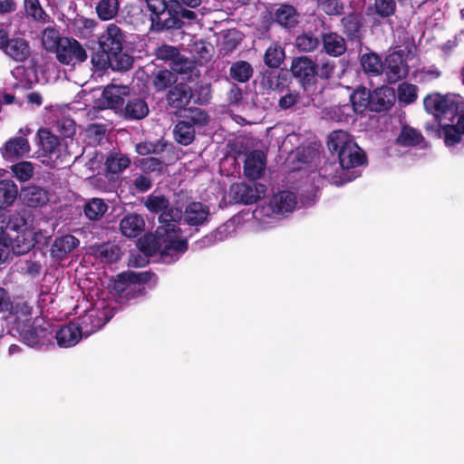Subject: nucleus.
<instances>
[{
  "label": "nucleus",
  "instance_id": "obj_48",
  "mask_svg": "<svg viewBox=\"0 0 464 464\" xmlns=\"http://www.w3.org/2000/svg\"><path fill=\"white\" fill-rule=\"evenodd\" d=\"M96 255L101 257L103 262L111 263L119 257V248L116 246L104 244L98 246Z\"/></svg>",
  "mask_w": 464,
  "mask_h": 464
},
{
  "label": "nucleus",
  "instance_id": "obj_51",
  "mask_svg": "<svg viewBox=\"0 0 464 464\" xmlns=\"http://www.w3.org/2000/svg\"><path fill=\"white\" fill-rule=\"evenodd\" d=\"M111 69L117 71L128 70L132 64L131 56L121 53H112Z\"/></svg>",
  "mask_w": 464,
  "mask_h": 464
},
{
  "label": "nucleus",
  "instance_id": "obj_43",
  "mask_svg": "<svg viewBox=\"0 0 464 464\" xmlns=\"http://www.w3.org/2000/svg\"><path fill=\"white\" fill-rule=\"evenodd\" d=\"M111 53L105 51L104 49L94 53L91 59L92 66L98 71H102L109 67L111 68Z\"/></svg>",
  "mask_w": 464,
  "mask_h": 464
},
{
  "label": "nucleus",
  "instance_id": "obj_39",
  "mask_svg": "<svg viewBox=\"0 0 464 464\" xmlns=\"http://www.w3.org/2000/svg\"><path fill=\"white\" fill-rule=\"evenodd\" d=\"M285 53L283 49L277 45L273 44L269 46L265 53V63L271 68H277L283 62Z\"/></svg>",
  "mask_w": 464,
  "mask_h": 464
},
{
  "label": "nucleus",
  "instance_id": "obj_29",
  "mask_svg": "<svg viewBox=\"0 0 464 464\" xmlns=\"http://www.w3.org/2000/svg\"><path fill=\"white\" fill-rule=\"evenodd\" d=\"M79 245V240L72 235H65L56 238L53 245V253L57 257H63Z\"/></svg>",
  "mask_w": 464,
  "mask_h": 464
},
{
  "label": "nucleus",
  "instance_id": "obj_47",
  "mask_svg": "<svg viewBox=\"0 0 464 464\" xmlns=\"http://www.w3.org/2000/svg\"><path fill=\"white\" fill-rule=\"evenodd\" d=\"M178 81V78L174 79V75L170 71L161 70L155 74L153 85L158 91H161L169 87L171 82Z\"/></svg>",
  "mask_w": 464,
  "mask_h": 464
},
{
  "label": "nucleus",
  "instance_id": "obj_23",
  "mask_svg": "<svg viewBox=\"0 0 464 464\" xmlns=\"http://www.w3.org/2000/svg\"><path fill=\"white\" fill-rule=\"evenodd\" d=\"M130 164V159L121 153H111L105 161L107 177L111 179L119 175Z\"/></svg>",
  "mask_w": 464,
  "mask_h": 464
},
{
  "label": "nucleus",
  "instance_id": "obj_38",
  "mask_svg": "<svg viewBox=\"0 0 464 464\" xmlns=\"http://www.w3.org/2000/svg\"><path fill=\"white\" fill-rule=\"evenodd\" d=\"M126 115L136 120L147 116L149 108L147 103L140 99H134L129 102L125 108Z\"/></svg>",
  "mask_w": 464,
  "mask_h": 464
},
{
  "label": "nucleus",
  "instance_id": "obj_8",
  "mask_svg": "<svg viewBox=\"0 0 464 464\" xmlns=\"http://www.w3.org/2000/svg\"><path fill=\"white\" fill-rule=\"evenodd\" d=\"M55 53L57 60L64 65L75 66L87 59L85 49L73 38L63 37Z\"/></svg>",
  "mask_w": 464,
  "mask_h": 464
},
{
  "label": "nucleus",
  "instance_id": "obj_41",
  "mask_svg": "<svg viewBox=\"0 0 464 464\" xmlns=\"http://www.w3.org/2000/svg\"><path fill=\"white\" fill-rule=\"evenodd\" d=\"M14 176L21 182L29 180L34 175V166L29 161H22L11 167Z\"/></svg>",
  "mask_w": 464,
  "mask_h": 464
},
{
  "label": "nucleus",
  "instance_id": "obj_58",
  "mask_svg": "<svg viewBox=\"0 0 464 464\" xmlns=\"http://www.w3.org/2000/svg\"><path fill=\"white\" fill-rule=\"evenodd\" d=\"M161 150L160 144H154L151 142H140L136 145V150L140 155H148L150 153H156Z\"/></svg>",
  "mask_w": 464,
  "mask_h": 464
},
{
  "label": "nucleus",
  "instance_id": "obj_27",
  "mask_svg": "<svg viewBox=\"0 0 464 464\" xmlns=\"http://www.w3.org/2000/svg\"><path fill=\"white\" fill-rule=\"evenodd\" d=\"M5 53L16 62H24L30 56L31 50L25 40L17 38L10 40Z\"/></svg>",
  "mask_w": 464,
  "mask_h": 464
},
{
  "label": "nucleus",
  "instance_id": "obj_32",
  "mask_svg": "<svg viewBox=\"0 0 464 464\" xmlns=\"http://www.w3.org/2000/svg\"><path fill=\"white\" fill-rule=\"evenodd\" d=\"M119 8V0H100L95 10L101 20L109 21L117 15Z\"/></svg>",
  "mask_w": 464,
  "mask_h": 464
},
{
  "label": "nucleus",
  "instance_id": "obj_20",
  "mask_svg": "<svg viewBox=\"0 0 464 464\" xmlns=\"http://www.w3.org/2000/svg\"><path fill=\"white\" fill-rule=\"evenodd\" d=\"M30 151V144L24 137H14L6 141L3 155L6 160L24 157Z\"/></svg>",
  "mask_w": 464,
  "mask_h": 464
},
{
  "label": "nucleus",
  "instance_id": "obj_60",
  "mask_svg": "<svg viewBox=\"0 0 464 464\" xmlns=\"http://www.w3.org/2000/svg\"><path fill=\"white\" fill-rule=\"evenodd\" d=\"M334 70V63L326 62L317 68V73L322 78H329Z\"/></svg>",
  "mask_w": 464,
  "mask_h": 464
},
{
  "label": "nucleus",
  "instance_id": "obj_1",
  "mask_svg": "<svg viewBox=\"0 0 464 464\" xmlns=\"http://www.w3.org/2000/svg\"><path fill=\"white\" fill-rule=\"evenodd\" d=\"M144 205L152 213H160V222L163 225L158 227L156 235H146L138 242L139 248L147 256L160 255L165 263L177 260L188 249L185 236L176 222L181 220L182 211L169 207V200L161 195H150Z\"/></svg>",
  "mask_w": 464,
  "mask_h": 464
},
{
  "label": "nucleus",
  "instance_id": "obj_52",
  "mask_svg": "<svg viewBox=\"0 0 464 464\" xmlns=\"http://www.w3.org/2000/svg\"><path fill=\"white\" fill-rule=\"evenodd\" d=\"M374 7L378 14L387 17L394 13L396 5L394 0H375Z\"/></svg>",
  "mask_w": 464,
  "mask_h": 464
},
{
  "label": "nucleus",
  "instance_id": "obj_22",
  "mask_svg": "<svg viewBox=\"0 0 464 464\" xmlns=\"http://www.w3.org/2000/svg\"><path fill=\"white\" fill-rule=\"evenodd\" d=\"M150 21V30L154 32L180 28L182 25L181 20L176 14L167 10L164 14L151 16Z\"/></svg>",
  "mask_w": 464,
  "mask_h": 464
},
{
  "label": "nucleus",
  "instance_id": "obj_24",
  "mask_svg": "<svg viewBox=\"0 0 464 464\" xmlns=\"http://www.w3.org/2000/svg\"><path fill=\"white\" fill-rule=\"evenodd\" d=\"M291 72L295 77L309 82L314 76L315 69L312 60L307 57H299L293 61Z\"/></svg>",
  "mask_w": 464,
  "mask_h": 464
},
{
  "label": "nucleus",
  "instance_id": "obj_55",
  "mask_svg": "<svg viewBox=\"0 0 464 464\" xmlns=\"http://www.w3.org/2000/svg\"><path fill=\"white\" fill-rule=\"evenodd\" d=\"M148 9L150 10V17L164 14L167 9L165 0H145Z\"/></svg>",
  "mask_w": 464,
  "mask_h": 464
},
{
  "label": "nucleus",
  "instance_id": "obj_28",
  "mask_svg": "<svg viewBox=\"0 0 464 464\" xmlns=\"http://www.w3.org/2000/svg\"><path fill=\"white\" fill-rule=\"evenodd\" d=\"M18 195L15 183L11 180H0V209L6 208L14 204Z\"/></svg>",
  "mask_w": 464,
  "mask_h": 464
},
{
  "label": "nucleus",
  "instance_id": "obj_57",
  "mask_svg": "<svg viewBox=\"0 0 464 464\" xmlns=\"http://www.w3.org/2000/svg\"><path fill=\"white\" fill-rule=\"evenodd\" d=\"M134 187L140 192L149 190L152 186V180L148 175H139L134 179Z\"/></svg>",
  "mask_w": 464,
  "mask_h": 464
},
{
  "label": "nucleus",
  "instance_id": "obj_54",
  "mask_svg": "<svg viewBox=\"0 0 464 464\" xmlns=\"http://www.w3.org/2000/svg\"><path fill=\"white\" fill-rule=\"evenodd\" d=\"M188 112H189V115H188L187 117L190 119L192 126L193 125L203 126L208 123V116L204 111H202L198 108H195V109L189 110Z\"/></svg>",
  "mask_w": 464,
  "mask_h": 464
},
{
  "label": "nucleus",
  "instance_id": "obj_53",
  "mask_svg": "<svg viewBox=\"0 0 464 464\" xmlns=\"http://www.w3.org/2000/svg\"><path fill=\"white\" fill-rule=\"evenodd\" d=\"M11 252L10 238L6 231L0 228V265L9 257Z\"/></svg>",
  "mask_w": 464,
  "mask_h": 464
},
{
  "label": "nucleus",
  "instance_id": "obj_56",
  "mask_svg": "<svg viewBox=\"0 0 464 464\" xmlns=\"http://www.w3.org/2000/svg\"><path fill=\"white\" fill-rule=\"evenodd\" d=\"M321 7L329 15L338 14L343 9L339 0H323Z\"/></svg>",
  "mask_w": 464,
  "mask_h": 464
},
{
  "label": "nucleus",
  "instance_id": "obj_35",
  "mask_svg": "<svg viewBox=\"0 0 464 464\" xmlns=\"http://www.w3.org/2000/svg\"><path fill=\"white\" fill-rule=\"evenodd\" d=\"M351 102L356 112H362L367 106L371 107V92L362 87L354 91L351 95Z\"/></svg>",
  "mask_w": 464,
  "mask_h": 464
},
{
  "label": "nucleus",
  "instance_id": "obj_2",
  "mask_svg": "<svg viewBox=\"0 0 464 464\" xmlns=\"http://www.w3.org/2000/svg\"><path fill=\"white\" fill-rule=\"evenodd\" d=\"M0 228L6 231L11 250L14 254H25L34 247L36 232L25 212H15L12 215L0 212Z\"/></svg>",
  "mask_w": 464,
  "mask_h": 464
},
{
  "label": "nucleus",
  "instance_id": "obj_25",
  "mask_svg": "<svg viewBox=\"0 0 464 464\" xmlns=\"http://www.w3.org/2000/svg\"><path fill=\"white\" fill-rule=\"evenodd\" d=\"M323 45L326 53L334 57L342 55L346 51L344 39L335 33L325 34L323 36Z\"/></svg>",
  "mask_w": 464,
  "mask_h": 464
},
{
  "label": "nucleus",
  "instance_id": "obj_13",
  "mask_svg": "<svg viewBox=\"0 0 464 464\" xmlns=\"http://www.w3.org/2000/svg\"><path fill=\"white\" fill-rule=\"evenodd\" d=\"M123 41L124 37L121 30L114 24H109L99 38L101 48L111 54L122 51Z\"/></svg>",
  "mask_w": 464,
  "mask_h": 464
},
{
  "label": "nucleus",
  "instance_id": "obj_12",
  "mask_svg": "<svg viewBox=\"0 0 464 464\" xmlns=\"http://www.w3.org/2000/svg\"><path fill=\"white\" fill-rule=\"evenodd\" d=\"M41 321L40 319L34 320L17 334L26 345L38 347L48 344L51 342L52 333L47 327L41 324Z\"/></svg>",
  "mask_w": 464,
  "mask_h": 464
},
{
  "label": "nucleus",
  "instance_id": "obj_46",
  "mask_svg": "<svg viewBox=\"0 0 464 464\" xmlns=\"http://www.w3.org/2000/svg\"><path fill=\"white\" fill-rule=\"evenodd\" d=\"M318 45L319 40L310 34H303L295 39V46L303 52H312Z\"/></svg>",
  "mask_w": 464,
  "mask_h": 464
},
{
  "label": "nucleus",
  "instance_id": "obj_19",
  "mask_svg": "<svg viewBox=\"0 0 464 464\" xmlns=\"http://www.w3.org/2000/svg\"><path fill=\"white\" fill-rule=\"evenodd\" d=\"M395 101L394 90L388 86H382L371 92V110L382 111L390 108Z\"/></svg>",
  "mask_w": 464,
  "mask_h": 464
},
{
  "label": "nucleus",
  "instance_id": "obj_9",
  "mask_svg": "<svg viewBox=\"0 0 464 464\" xmlns=\"http://www.w3.org/2000/svg\"><path fill=\"white\" fill-rule=\"evenodd\" d=\"M266 187L262 183H235L230 186L229 197L235 203L253 204L266 195Z\"/></svg>",
  "mask_w": 464,
  "mask_h": 464
},
{
  "label": "nucleus",
  "instance_id": "obj_4",
  "mask_svg": "<svg viewBox=\"0 0 464 464\" xmlns=\"http://www.w3.org/2000/svg\"><path fill=\"white\" fill-rule=\"evenodd\" d=\"M328 147L332 153L337 155L343 170L354 169L364 163L365 157L362 150L344 130L333 131L329 136Z\"/></svg>",
  "mask_w": 464,
  "mask_h": 464
},
{
  "label": "nucleus",
  "instance_id": "obj_5",
  "mask_svg": "<svg viewBox=\"0 0 464 464\" xmlns=\"http://www.w3.org/2000/svg\"><path fill=\"white\" fill-rule=\"evenodd\" d=\"M423 105L428 113L439 121H453L457 115L464 111V98L459 94L441 95L431 93L424 98Z\"/></svg>",
  "mask_w": 464,
  "mask_h": 464
},
{
  "label": "nucleus",
  "instance_id": "obj_10",
  "mask_svg": "<svg viewBox=\"0 0 464 464\" xmlns=\"http://www.w3.org/2000/svg\"><path fill=\"white\" fill-rule=\"evenodd\" d=\"M414 50L415 47L411 45L405 59L403 58V50L392 52L386 57L382 71L385 72L389 82H396L408 74V67L405 60L413 56Z\"/></svg>",
  "mask_w": 464,
  "mask_h": 464
},
{
  "label": "nucleus",
  "instance_id": "obj_11",
  "mask_svg": "<svg viewBox=\"0 0 464 464\" xmlns=\"http://www.w3.org/2000/svg\"><path fill=\"white\" fill-rule=\"evenodd\" d=\"M7 314L4 316L13 334H18L31 324V308L22 301L10 302Z\"/></svg>",
  "mask_w": 464,
  "mask_h": 464
},
{
  "label": "nucleus",
  "instance_id": "obj_7",
  "mask_svg": "<svg viewBox=\"0 0 464 464\" xmlns=\"http://www.w3.org/2000/svg\"><path fill=\"white\" fill-rule=\"evenodd\" d=\"M156 55L160 60L169 61L170 69L182 79H190L198 74L193 62L181 55L174 46L162 45L157 49Z\"/></svg>",
  "mask_w": 464,
  "mask_h": 464
},
{
  "label": "nucleus",
  "instance_id": "obj_62",
  "mask_svg": "<svg viewBox=\"0 0 464 464\" xmlns=\"http://www.w3.org/2000/svg\"><path fill=\"white\" fill-rule=\"evenodd\" d=\"M147 263V258L140 255H131L129 259V266L135 267L144 266Z\"/></svg>",
  "mask_w": 464,
  "mask_h": 464
},
{
  "label": "nucleus",
  "instance_id": "obj_42",
  "mask_svg": "<svg viewBox=\"0 0 464 464\" xmlns=\"http://www.w3.org/2000/svg\"><path fill=\"white\" fill-rule=\"evenodd\" d=\"M38 138L42 149L46 153L54 152L56 147L59 144L58 138L52 134L48 130L43 129L38 131Z\"/></svg>",
  "mask_w": 464,
  "mask_h": 464
},
{
  "label": "nucleus",
  "instance_id": "obj_16",
  "mask_svg": "<svg viewBox=\"0 0 464 464\" xmlns=\"http://www.w3.org/2000/svg\"><path fill=\"white\" fill-rule=\"evenodd\" d=\"M198 76H192L190 79L180 78V82H178L173 89H171L168 95L169 103L176 108H182L188 105L192 98V91L191 87L187 83H184L183 81H193L195 78ZM179 77H181L179 75Z\"/></svg>",
  "mask_w": 464,
  "mask_h": 464
},
{
  "label": "nucleus",
  "instance_id": "obj_61",
  "mask_svg": "<svg viewBox=\"0 0 464 464\" xmlns=\"http://www.w3.org/2000/svg\"><path fill=\"white\" fill-rule=\"evenodd\" d=\"M141 166L146 170L155 171L160 169L161 163L155 158H148L141 162Z\"/></svg>",
  "mask_w": 464,
  "mask_h": 464
},
{
  "label": "nucleus",
  "instance_id": "obj_15",
  "mask_svg": "<svg viewBox=\"0 0 464 464\" xmlns=\"http://www.w3.org/2000/svg\"><path fill=\"white\" fill-rule=\"evenodd\" d=\"M266 166V157L261 150H254L248 153L245 160L244 174L250 179L261 178Z\"/></svg>",
  "mask_w": 464,
  "mask_h": 464
},
{
  "label": "nucleus",
  "instance_id": "obj_44",
  "mask_svg": "<svg viewBox=\"0 0 464 464\" xmlns=\"http://www.w3.org/2000/svg\"><path fill=\"white\" fill-rule=\"evenodd\" d=\"M418 88L414 84L403 82L398 87V98L401 102L410 104L417 99Z\"/></svg>",
  "mask_w": 464,
  "mask_h": 464
},
{
  "label": "nucleus",
  "instance_id": "obj_63",
  "mask_svg": "<svg viewBox=\"0 0 464 464\" xmlns=\"http://www.w3.org/2000/svg\"><path fill=\"white\" fill-rule=\"evenodd\" d=\"M10 304L9 297L5 290L0 287V311L5 312L8 310Z\"/></svg>",
  "mask_w": 464,
  "mask_h": 464
},
{
  "label": "nucleus",
  "instance_id": "obj_3",
  "mask_svg": "<svg viewBox=\"0 0 464 464\" xmlns=\"http://www.w3.org/2000/svg\"><path fill=\"white\" fill-rule=\"evenodd\" d=\"M296 206L295 195L287 190L280 191L273 196L269 203L258 207L254 211L255 218L259 222L261 229L272 227L285 216L292 212Z\"/></svg>",
  "mask_w": 464,
  "mask_h": 464
},
{
  "label": "nucleus",
  "instance_id": "obj_49",
  "mask_svg": "<svg viewBox=\"0 0 464 464\" xmlns=\"http://www.w3.org/2000/svg\"><path fill=\"white\" fill-rule=\"evenodd\" d=\"M442 135L447 146H453L459 142L463 135L455 125L445 124L442 127Z\"/></svg>",
  "mask_w": 464,
  "mask_h": 464
},
{
  "label": "nucleus",
  "instance_id": "obj_14",
  "mask_svg": "<svg viewBox=\"0 0 464 464\" xmlns=\"http://www.w3.org/2000/svg\"><path fill=\"white\" fill-rule=\"evenodd\" d=\"M20 198L29 208H42L50 201V195L46 189L30 185L21 189Z\"/></svg>",
  "mask_w": 464,
  "mask_h": 464
},
{
  "label": "nucleus",
  "instance_id": "obj_30",
  "mask_svg": "<svg viewBox=\"0 0 464 464\" xmlns=\"http://www.w3.org/2000/svg\"><path fill=\"white\" fill-rule=\"evenodd\" d=\"M423 141L421 133L410 126H403L396 139V143L404 147H412Z\"/></svg>",
  "mask_w": 464,
  "mask_h": 464
},
{
  "label": "nucleus",
  "instance_id": "obj_33",
  "mask_svg": "<svg viewBox=\"0 0 464 464\" xmlns=\"http://www.w3.org/2000/svg\"><path fill=\"white\" fill-rule=\"evenodd\" d=\"M175 140L182 144H190L195 137V130L192 124L187 121H179L174 129Z\"/></svg>",
  "mask_w": 464,
  "mask_h": 464
},
{
  "label": "nucleus",
  "instance_id": "obj_45",
  "mask_svg": "<svg viewBox=\"0 0 464 464\" xmlns=\"http://www.w3.org/2000/svg\"><path fill=\"white\" fill-rule=\"evenodd\" d=\"M63 38L60 37L59 32L53 28H46L43 32L42 43L46 50H57L60 42Z\"/></svg>",
  "mask_w": 464,
  "mask_h": 464
},
{
  "label": "nucleus",
  "instance_id": "obj_59",
  "mask_svg": "<svg viewBox=\"0 0 464 464\" xmlns=\"http://www.w3.org/2000/svg\"><path fill=\"white\" fill-rule=\"evenodd\" d=\"M299 100L297 92H289L279 100V106L282 109H289L294 106Z\"/></svg>",
  "mask_w": 464,
  "mask_h": 464
},
{
  "label": "nucleus",
  "instance_id": "obj_40",
  "mask_svg": "<svg viewBox=\"0 0 464 464\" xmlns=\"http://www.w3.org/2000/svg\"><path fill=\"white\" fill-rule=\"evenodd\" d=\"M276 20L284 26H292L297 22L295 9L291 5H282L276 11Z\"/></svg>",
  "mask_w": 464,
  "mask_h": 464
},
{
  "label": "nucleus",
  "instance_id": "obj_21",
  "mask_svg": "<svg viewBox=\"0 0 464 464\" xmlns=\"http://www.w3.org/2000/svg\"><path fill=\"white\" fill-rule=\"evenodd\" d=\"M145 222L143 218L137 214L125 216L120 222V229L127 237H136L144 229Z\"/></svg>",
  "mask_w": 464,
  "mask_h": 464
},
{
  "label": "nucleus",
  "instance_id": "obj_26",
  "mask_svg": "<svg viewBox=\"0 0 464 464\" xmlns=\"http://www.w3.org/2000/svg\"><path fill=\"white\" fill-rule=\"evenodd\" d=\"M125 93L126 87L108 86L102 92V102L108 108L118 109L123 104Z\"/></svg>",
  "mask_w": 464,
  "mask_h": 464
},
{
  "label": "nucleus",
  "instance_id": "obj_37",
  "mask_svg": "<svg viewBox=\"0 0 464 464\" xmlns=\"http://www.w3.org/2000/svg\"><path fill=\"white\" fill-rule=\"evenodd\" d=\"M253 69L251 65L245 61H239L233 63L230 67V76L240 82H247L252 76Z\"/></svg>",
  "mask_w": 464,
  "mask_h": 464
},
{
  "label": "nucleus",
  "instance_id": "obj_34",
  "mask_svg": "<svg viewBox=\"0 0 464 464\" xmlns=\"http://www.w3.org/2000/svg\"><path fill=\"white\" fill-rule=\"evenodd\" d=\"M361 64L364 72L371 75H379L383 70V63L375 53H364L361 57Z\"/></svg>",
  "mask_w": 464,
  "mask_h": 464
},
{
  "label": "nucleus",
  "instance_id": "obj_18",
  "mask_svg": "<svg viewBox=\"0 0 464 464\" xmlns=\"http://www.w3.org/2000/svg\"><path fill=\"white\" fill-rule=\"evenodd\" d=\"M210 216L209 208L201 202H192L188 204L182 218L185 223L189 226H200L205 224Z\"/></svg>",
  "mask_w": 464,
  "mask_h": 464
},
{
  "label": "nucleus",
  "instance_id": "obj_50",
  "mask_svg": "<svg viewBox=\"0 0 464 464\" xmlns=\"http://www.w3.org/2000/svg\"><path fill=\"white\" fill-rule=\"evenodd\" d=\"M24 6L28 15L41 22L45 21L46 14L41 7L39 0H24Z\"/></svg>",
  "mask_w": 464,
  "mask_h": 464
},
{
  "label": "nucleus",
  "instance_id": "obj_6",
  "mask_svg": "<svg viewBox=\"0 0 464 464\" xmlns=\"http://www.w3.org/2000/svg\"><path fill=\"white\" fill-rule=\"evenodd\" d=\"M113 315V307L104 298H98L92 308L79 318V324L83 329L85 336L101 329Z\"/></svg>",
  "mask_w": 464,
  "mask_h": 464
},
{
  "label": "nucleus",
  "instance_id": "obj_31",
  "mask_svg": "<svg viewBox=\"0 0 464 464\" xmlns=\"http://www.w3.org/2000/svg\"><path fill=\"white\" fill-rule=\"evenodd\" d=\"M213 52V46L201 40H197L190 45V53L199 64H204L210 61Z\"/></svg>",
  "mask_w": 464,
  "mask_h": 464
},
{
  "label": "nucleus",
  "instance_id": "obj_64",
  "mask_svg": "<svg viewBox=\"0 0 464 464\" xmlns=\"http://www.w3.org/2000/svg\"><path fill=\"white\" fill-rule=\"evenodd\" d=\"M14 9V2L12 0H0V13L10 12Z\"/></svg>",
  "mask_w": 464,
  "mask_h": 464
},
{
  "label": "nucleus",
  "instance_id": "obj_36",
  "mask_svg": "<svg viewBox=\"0 0 464 464\" xmlns=\"http://www.w3.org/2000/svg\"><path fill=\"white\" fill-rule=\"evenodd\" d=\"M106 203L101 198H92L84 207V213L90 220L100 219L107 211Z\"/></svg>",
  "mask_w": 464,
  "mask_h": 464
},
{
  "label": "nucleus",
  "instance_id": "obj_17",
  "mask_svg": "<svg viewBox=\"0 0 464 464\" xmlns=\"http://www.w3.org/2000/svg\"><path fill=\"white\" fill-rule=\"evenodd\" d=\"M82 336L85 334L80 324L71 323L57 331L55 338L60 347L68 348L78 343Z\"/></svg>",
  "mask_w": 464,
  "mask_h": 464
}]
</instances>
